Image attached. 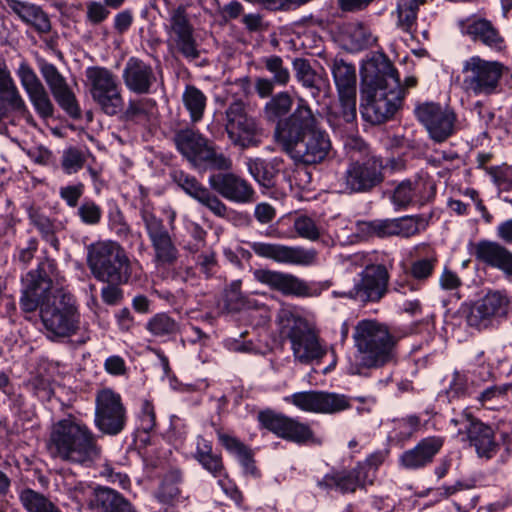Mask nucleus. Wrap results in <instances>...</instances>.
Here are the masks:
<instances>
[{
  "mask_svg": "<svg viewBox=\"0 0 512 512\" xmlns=\"http://www.w3.org/2000/svg\"><path fill=\"white\" fill-rule=\"evenodd\" d=\"M58 280L57 263L45 258L22 278L19 300L24 313L39 310L43 334L51 341L74 336L80 328V312L74 297L62 290H52L53 281Z\"/></svg>",
  "mask_w": 512,
  "mask_h": 512,
  "instance_id": "obj_1",
  "label": "nucleus"
},
{
  "mask_svg": "<svg viewBox=\"0 0 512 512\" xmlns=\"http://www.w3.org/2000/svg\"><path fill=\"white\" fill-rule=\"evenodd\" d=\"M361 103L363 119L381 124L391 119L400 108L404 89L397 70L383 54H375L361 67Z\"/></svg>",
  "mask_w": 512,
  "mask_h": 512,
  "instance_id": "obj_2",
  "label": "nucleus"
},
{
  "mask_svg": "<svg viewBox=\"0 0 512 512\" xmlns=\"http://www.w3.org/2000/svg\"><path fill=\"white\" fill-rule=\"evenodd\" d=\"M275 137L295 164L321 163L331 149L329 135L320 127L303 97H298L295 110L277 123Z\"/></svg>",
  "mask_w": 512,
  "mask_h": 512,
  "instance_id": "obj_3",
  "label": "nucleus"
},
{
  "mask_svg": "<svg viewBox=\"0 0 512 512\" xmlns=\"http://www.w3.org/2000/svg\"><path fill=\"white\" fill-rule=\"evenodd\" d=\"M47 449L52 458L82 467L93 466L102 455L98 436L86 423L73 416L53 424Z\"/></svg>",
  "mask_w": 512,
  "mask_h": 512,
  "instance_id": "obj_4",
  "label": "nucleus"
},
{
  "mask_svg": "<svg viewBox=\"0 0 512 512\" xmlns=\"http://www.w3.org/2000/svg\"><path fill=\"white\" fill-rule=\"evenodd\" d=\"M353 340L358 365L351 368L353 374H361L360 368H380L396 361V339L377 320H360L354 328Z\"/></svg>",
  "mask_w": 512,
  "mask_h": 512,
  "instance_id": "obj_5",
  "label": "nucleus"
},
{
  "mask_svg": "<svg viewBox=\"0 0 512 512\" xmlns=\"http://www.w3.org/2000/svg\"><path fill=\"white\" fill-rule=\"evenodd\" d=\"M280 333L289 340L293 358L304 365L319 363L328 352L315 323L292 310L279 313Z\"/></svg>",
  "mask_w": 512,
  "mask_h": 512,
  "instance_id": "obj_6",
  "label": "nucleus"
},
{
  "mask_svg": "<svg viewBox=\"0 0 512 512\" xmlns=\"http://www.w3.org/2000/svg\"><path fill=\"white\" fill-rule=\"evenodd\" d=\"M86 262L91 274L100 282L126 284L132 275V261L123 246L114 240L89 244Z\"/></svg>",
  "mask_w": 512,
  "mask_h": 512,
  "instance_id": "obj_7",
  "label": "nucleus"
},
{
  "mask_svg": "<svg viewBox=\"0 0 512 512\" xmlns=\"http://www.w3.org/2000/svg\"><path fill=\"white\" fill-rule=\"evenodd\" d=\"M504 74V65L478 55L462 62L461 89L469 96H490L496 94Z\"/></svg>",
  "mask_w": 512,
  "mask_h": 512,
  "instance_id": "obj_8",
  "label": "nucleus"
},
{
  "mask_svg": "<svg viewBox=\"0 0 512 512\" xmlns=\"http://www.w3.org/2000/svg\"><path fill=\"white\" fill-rule=\"evenodd\" d=\"M85 78V86L99 110L110 117L118 115L124 107V98L117 76L106 67L89 66Z\"/></svg>",
  "mask_w": 512,
  "mask_h": 512,
  "instance_id": "obj_9",
  "label": "nucleus"
},
{
  "mask_svg": "<svg viewBox=\"0 0 512 512\" xmlns=\"http://www.w3.org/2000/svg\"><path fill=\"white\" fill-rule=\"evenodd\" d=\"M225 131L234 147L246 150L261 143L262 128L257 119L247 113L242 100L232 101L225 111Z\"/></svg>",
  "mask_w": 512,
  "mask_h": 512,
  "instance_id": "obj_10",
  "label": "nucleus"
},
{
  "mask_svg": "<svg viewBox=\"0 0 512 512\" xmlns=\"http://www.w3.org/2000/svg\"><path fill=\"white\" fill-rule=\"evenodd\" d=\"M383 168V161L377 156L350 162L338 180L341 192L353 194L372 191L384 180Z\"/></svg>",
  "mask_w": 512,
  "mask_h": 512,
  "instance_id": "obj_11",
  "label": "nucleus"
},
{
  "mask_svg": "<svg viewBox=\"0 0 512 512\" xmlns=\"http://www.w3.org/2000/svg\"><path fill=\"white\" fill-rule=\"evenodd\" d=\"M127 422V411L119 393L110 388L97 391L95 396L94 425L103 434H120Z\"/></svg>",
  "mask_w": 512,
  "mask_h": 512,
  "instance_id": "obj_12",
  "label": "nucleus"
},
{
  "mask_svg": "<svg viewBox=\"0 0 512 512\" xmlns=\"http://www.w3.org/2000/svg\"><path fill=\"white\" fill-rule=\"evenodd\" d=\"M140 216L154 250L153 261L156 267L174 265L178 260L179 251L163 220L157 217L147 205L140 209Z\"/></svg>",
  "mask_w": 512,
  "mask_h": 512,
  "instance_id": "obj_13",
  "label": "nucleus"
},
{
  "mask_svg": "<svg viewBox=\"0 0 512 512\" xmlns=\"http://www.w3.org/2000/svg\"><path fill=\"white\" fill-rule=\"evenodd\" d=\"M253 277L259 283L283 295L318 297L326 289L322 283L306 282L293 274L270 269H256L253 271Z\"/></svg>",
  "mask_w": 512,
  "mask_h": 512,
  "instance_id": "obj_14",
  "label": "nucleus"
},
{
  "mask_svg": "<svg viewBox=\"0 0 512 512\" xmlns=\"http://www.w3.org/2000/svg\"><path fill=\"white\" fill-rule=\"evenodd\" d=\"M388 282L389 273L384 265H366L345 295L361 303L377 302L386 294Z\"/></svg>",
  "mask_w": 512,
  "mask_h": 512,
  "instance_id": "obj_15",
  "label": "nucleus"
},
{
  "mask_svg": "<svg viewBox=\"0 0 512 512\" xmlns=\"http://www.w3.org/2000/svg\"><path fill=\"white\" fill-rule=\"evenodd\" d=\"M284 400L302 411L317 414H334L350 407L345 395L317 390L296 392Z\"/></svg>",
  "mask_w": 512,
  "mask_h": 512,
  "instance_id": "obj_16",
  "label": "nucleus"
},
{
  "mask_svg": "<svg viewBox=\"0 0 512 512\" xmlns=\"http://www.w3.org/2000/svg\"><path fill=\"white\" fill-rule=\"evenodd\" d=\"M166 31L169 41L176 47L182 56L189 60L199 57L193 27L188 19L187 8L180 4L168 11V25Z\"/></svg>",
  "mask_w": 512,
  "mask_h": 512,
  "instance_id": "obj_17",
  "label": "nucleus"
},
{
  "mask_svg": "<svg viewBox=\"0 0 512 512\" xmlns=\"http://www.w3.org/2000/svg\"><path fill=\"white\" fill-rule=\"evenodd\" d=\"M37 67L58 105L72 118L81 116V109L74 92L57 67L44 58L36 59Z\"/></svg>",
  "mask_w": 512,
  "mask_h": 512,
  "instance_id": "obj_18",
  "label": "nucleus"
},
{
  "mask_svg": "<svg viewBox=\"0 0 512 512\" xmlns=\"http://www.w3.org/2000/svg\"><path fill=\"white\" fill-rule=\"evenodd\" d=\"M417 119L425 126L430 137L444 142L455 131V113L448 107L437 103H424L415 109Z\"/></svg>",
  "mask_w": 512,
  "mask_h": 512,
  "instance_id": "obj_19",
  "label": "nucleus"
},
{
  "mask_svg": "<svg viewBox=\"0 0 512 512\" xmlns=\"http://www.w3.org/2000/svg\"><path fill=\"white\" fill-rule=\"evenodd\" d=\"M436 194V185L427 174L401 181L394 189L391 202L397 209L412 205L422 206Z\"/></svg>",
  "mask_w": 512,
  "mask_h": 512,
  "instance_id": "obj_20",
  "label": "nucleus"
},
{
  "mask_svg": "<svg viewBox=\"0 0 512 512\" xmlns=\"http://www.w3.org/2000/svg\"><path fill=\"white\" fill-rule=\"evenodd\" d=\"M251 250L259 257L278 263L310 266L316 263L318 253L313 248L286 246L278 243L253 242Z\"/></svg>",
  "mask_w": 512,
  "mask_h": 512,
  "instance_id": "obj_21",
  "label": "nucleus"
},
{
  "mask_svg": "<svg viewBox=\"0 0 512 512\" xmlns=\"http://www.w3.org/2000/svg\"><path fill=\"white\" fill-rule=\"evenodd\" d=\"M382 462L380 455H373L365 463L358 464L356 468L347 472L327 474L319 482V485L327 489H336L341 493L355 492L357 487L365 485L370 481V476Z\"/></svg>",
  "mask_w": 512,
  "mask_h": 512,
  "instance_id": "obj_22",
  "label": "nucleus"
},
{
  "mask_svg": "<svg viewBox=\"0 0 512 512\" xmlns=\"http://www.w3.org/2000/svg\"><path fill=\"white\" fill-rule=\"evenodd\" d=\"M122 80L126 89L135 95H149L156 91L159 73L148 62L130 57L123 68Z\"/></svg>",
  "mask_w": 512,
  "mask_h": 512,
  "instance_id": "obj_23",
  "label": "nucleus"
},
{
  "mask_svg": "<svg viewBox=\"0 0 512 512\" xmlns=\"http://www.w3.org/2000/svg\"><path fill=\"white\" fill-rule=\"evenodd\" d=\"M15 73L36 113L43 119L52 117L54 113L53 103L31 65L26 60H22Z\"/></svg>",
  "mask_w": 512,
  "mask_h": 512,
  "instance_id": "obj_24",
  "label": "nucleus"
},
{
  "mask_svg": "<svg viewBox=\"0 0 512 512\" xmlns=\"http://www.w3.org/2000/svg\"><path fill=\"white\" fill-rule=\"evenodd\" d=\"M210 189L228 201L237 204H247L255 201V191L252 185L243 177L226 171L212 173L208 178Z\"/></svg>",
  "mask_w": 512,
  "mask_h": 512,
  "instance_id": "obj_25",
  "label": "nucleus"
},
{
  "mask_svg": "<svg viewBox=\"0 0 512 512\" xmlns=\"http://www.w3.org/2000/svg\"><path fill=\"white\" fill-rule=\"evenodd\" d=\"M173 181L190 197L207 208L217 217L227 216L226 204L209 188L200 183L194 176L182 170H175L171 174Z\"/></svg>",
  "mask_w": 512,
  "mask_h": 512,
  "instance_id": "obj_26",
  "label": "nucleus"
},
{
  "mask_svg": "<svg viewBox=\"0 0 512 512\" xmlns=\"http://www.w3.org/2000/svg\"><path fill=\"white\" fill-rule=\"evenodd\" d=\"M258 418L263 427L283 439L305 443L313 437V432L307 424L271 410L260 412Z\"/></svg>",
  "mask_w": 512,
  "mask_h": 512,
  "instance_id": "obj_27",
  "label": "nucleus"
},
{
  "mask_svg": "<svg viewBox=\"0 0 512 512\" xmlns=\"http://www.w3.org/2000/svg\"><path fill=\"white\" fill-rule=\"evenodd\" d=\"M504 305L505 298L499 292H491L470 306L462 305L461 311L470 327L481 330L489 325Z\"/></svg>",
  "mask_w": 512,
  "mask_h": 512,
  "instance_id": "obj_28",
  "label": "nucleus"
},
{
  "mask_svg": "<svg viewBox=\"0 0 512 512\" xmlns=\"http://www.w3.org/2000/svg\"><path fill=\"white\" fill-rule=\"evenodd\" d=\"M462 34L468 36L474 42H480L484 46L502 51L505 48V40L499 30L486 18L470 16L460 21Z\"/></svg>",
  "mask_w": 512,
  "mask_h": 512,
  "instance_id": "obj_29",
  "label": "nucleus"
},
{
  "mask_svg": "<svg viewBox=\"0 0 512 512\" xmlns=\"http://www.w3.org/2000/svg\"><path fill=\"white\" fill-rule=\"evenodd\" d=\"M443 438L430 436L421 439L413 448L404 451L399 464L407 470H419L431 464L443 446Z\"/></svg>",
  "mask_w": 512,
  "mask_h": 512,
  "instance_id": "obj_30",
  "label": "nucleus"
},
{
  "mask_svg": "<svg viewBox=\"0 0 512 512\" xmlns=\"http://www.w3.org/2000/svg\"><path fill=\"white\" fill-rule=\"evenodd\" d=\"M478 261L512 276V252L498 242L481 240L475 245Z\"/></svg>",
  "mask_w": 512,
  "mask_h": 512,
  "instance_id": "obj_31",
  "label": "nucleus"
},
{
  "mask_svg": "<svg viewBox=\"0 0 512 512\" xmlns=\"http://www.w3.org/2000/svg\"><path fill=\"white\" fill-rule=\"evenodd\" d=\"M10 110L21 113L27 110V106L7 65L0 60V121Z\"/></svg>",
  "mask_w": 512,
  "mask_h": 512,
  "instance_id": "obj_32",
  "label": "nucleus"
},
{
  "mask_svg": "<svg viewBox=\"0 0 512 512\" xmlns=\"http://www.w3.org/2000/svg\"><path fill=\"white\" fill-rule=\"evenodd\" d=\"M468 439L480 457L492 458L498 449L494 439L493 429L472 417H467L463 423Z\"/></svg>",
  "mask_w": 512,
  "mask_h": 512,
  "instance_id": "obj_33",
  "label": "nucleus"
},
{
  "mask_svg": "<svg viewBox=\"0 0 512 512\" xmlns=\"http://www.w3.org/2000/svg\"><path fill=\"white\" fill-rule=\"evenodd\" d=\"M156 109V101L151 98H130L118 115L124 122L146 127L155 118Z\"/></svg>",
  "mask_w": 512,
  "mask_h": 512,
  "instance_id": "obj_34",
  "label": "nucleus"
},
{
  "mask_svg": "<svg viewBox=\"0 0 512 512\" xmlns=\"http://www.w3.org/2000/svg\"><path fill=\"white\" fill-rule=\"evenodd\" d=\"M89 505L99 512H137L122 494L108 487L96 488Z\"/></svg>",
  "mask_w": 512,
  "mask_h": 512,
  "instance_id": "obj_35",
  "label": "nucleus"
},
{
  "mask_svg": "<svg viewBox=\"0 0 512 512\" xmlns=\"http://www.w3.org/2000/svg\"><path fill=\"white\" fill-rule=\"evenodd\" d=\"M174 142L177 150L193 166L209 140L199 132L186 128L175 133Z\"/></svg>",
  "mask_w": 512,
  "mask_h": 512,
  "instance_id": "obj_36",
  "label": "nucleus"
},
{
  "mask_svg": "<svg viewBox=\"0 0 512 512\" xmlns=\"http://www.w3.org/2000/svg\"><path fill=\"white\" fill-rule=\"evenodd\" d=\"M339 103L330 107L327 121L334 130H342L346 126L353 127L356 120V96L338 95Z\"/></svg>",
  "mask_w": 512,
  "mask_h": 512,
  "instance_id": "obj_37",
  "label": "nucleus"
},
{
  "mask_svg": "<svg viewBox=\"0 0 512 512\" xmlns=\"http://www.w3.org/2000/svg\"><path fill=\"white\" fill-rule=\"evenodd\" d=\"M8 5L22 21L33 26L38 33L43 34L50 31V20L39 6L19 0H8Z\"/></svg>",
  "mask_w": 512,
  "mask_h": 512,
  "instance_id": "obj_38",
  "label": "nucleus"
},
{
  "mask_svg": "<svg viewBox=\"0 0 512 512\" xmlns=\"http://www.w3.org/2000/svg\"><path fill=\"white\" fill-rule=\"evenodd\" d=\"M371 29L362 23L348 24L343 31V41L351 52H358L374 46L377 43Z\"/></svg>",
  "mask_w": 512,
  "mask_h": 512,
  "instance_id": "obj_39",
  "label": "nucleus"
},
{
  "mask_svg": "<svg viewBox=\"0 0 512 512\" xmlns=\"http://www.w3.org/2000/svg\"><path fill=\"white\" fill-rule=\"evenodd\" d=\"M331 70L338 95L356 96V70L354 65L345 62L343 59H335Z\"/></svg>",
  "mask_w": 512,
  "mask_h": 512,
  "instance_id": "obj_40",
  "label": "nucleus"
},
{
  "mask_svg": "<svg viewBox=\"0 0 512 512\" xmlns=\"http://www.w3.org/2000/svg\"><path fill=\"white\" fill-rule=\"evenodd\" d=\"M193 167L226 172L232 170L233 161L230 156L218 151L214 145L208 142Z\"/></svg>",
  "mask_w": 512,
  "mask_h": 512,
  "instance_id": "obj_41",
  "label": "nucleus"
},
{
  "mask_svg": "<svg viewBox=\"0 0 512 512\" xmlns=\"http://www.w3.org/2000/svg\"><path fill=\"white\" fill-rule=\"evenodd\" d=\"M425 0H398L397 1V25L404 32L409 33L413 38L417 32L416 20L419 6Z\"/></svg>",
  "mask_w": 512,
  "mask_h": 512,
  "instance_id": "obj_42",
  "label": "nucleus"
},
{
  "mask_svg": "<svg viewBox=\"0 0 512 512\" xmlns=\"http://www.w3.org/2000/svg\"><path fill=\"white\" fill-rule=\"evenodd\" d=\"M182 102L189 113L191 122L197 123L203 118L207 97L200 89L194 85H186L182 94Z\"/></svg>",
  "mask_w": 512,
  "mask_h": 512,
  "instance_id": "obj_43",
  "label": "nucleus"
},
{
  "mask_svg": "<svg viewBox=\"0 0 512 512\" xmlns=\"http://www.w3.org/2000/svg\"><path fill=\"white\" fill-rule=\"evenodd\" d=\"M19 501L27 512H61L47 496L31 488L20 491Z\"/></svg>",
  "mask_w": 512,
  "mask_h": 512,
  "instance_id": "obj_44",
  "label": "nucleus"
},
{
  "mask_svg": "<svg viewBox=\"0 0 512 512\" xmlns=\"http://www.w3.org/2000/svg\"><path fill=\"white\" fill-rule=\"evenodd\" d=\"M292 65L297 81L303 87L310 89L313 98H317L320 94L319 82L321 78L313 70L310 62L304 58H295Z\"/></svg>",
  "mask_w": 512,
  "mask_h": 512,
  "instance_id": "obj_45",
  "label": "nucleus"
},
{
  "mask_svg": "<svg viewBox=\"0 0 512 512\" xmlns=\"http://www.w3.org/2000/svg\"><path fill=\"white\" fill-rule=\"evenodd\" d=\"M30 221L41 234L42 238L53 248L58 250L60 243L56 233L59 230V225H57L49 217L37 212L30 214Z\"/></svg>",
  "mask_w": 512,
  "mask_h": 512,
  "instance_id": "obj_46",
  "label": "nucleus"
},
{
  "mask_svg": "<svg viewBox=\"0 0 512 512\" xmlns=\"http://www.w3.org/2000/svg\"><path fill=\"white\" fill-rule=\"evenodd\" d=\"M260 62L263 68L272 75V79L279 87H285L290 81V71L284 65L283 59L278 55L262 57Z\"/></svg>",
  "mask_w": 512,
  "mask_h": 512,
  "instance_id": "obj_47",
  "label": "nucleus"
},
{
  "mask_svg": "<svg viewBox=\"0 0 512 512\" xmlns=\"http://www.w3.org/2000/svg\"><path fill=\"white\" fill-rule=\"evenodd\" d=\"M394 225L395 236L409 238L425 230L428 226V221L422 215H411L395 218Z\"/></svg>",
  "mask_w": 512,
  "mask_h": 512,
  "instance_id": "obj_48",
  "label": "nucleus"
},
{
  "mask_svg": "<svg viewBox=\"0 0 512 512\" xmlns=\"http://www.w3.org/2000/svg\"><path fill=\"white\" fill-rule=\"evenodd\" d=\"M293 105V99L288 92H279L265 104V115L268 120L278 122L287 115Z\"/></svg>",
  "mask_w": 512,
  "mask_h": 512,
  "instance_id": "obj_49",
  "label": "nucleus"
},
{
  "mask_svg": "<svg viewBox=\"0 0 512 512\" xmlns=\"http://www.w3.org/2000/svg\"><path fill=\"white\" fill-rule=\"evenodd\" d=\"M181 481L179 471H172L165 476L159 490L156 494L157 499L165 504H172L180 498V489L178 487Z\"/></svg>",
  "mask_w": 512,
  "mask_h": 512,
  "instance_id": "obj_50",
  "label": "nucleus"
},
{
  "mask_svg": "<svg viewBox=\"0 0 512 512\" xmlns=\"http://www.w3.org/2000/svg\"><path fill=\"white\" fill-rule=\"evenodd\" d=\"M146 329L155 337H165L175 334L179 325L167 314L159 313L147 322Z\"/></svg>",
  "mask_w": 512,
  "mask_h": 512,
  "instance_id": "obj_51",
  "label": "nucleus"
},
{
  "mask_svg": "<svg viewBox=\"0 0 512 512\" xmlns=\"http://www.w3.org/2000/svg\"><path fill=\"white\" fill-rule=\"evenodd\" d=\"M75 214L82 224L97 226L102 220L103 210L93 199L85 198L77 207Z\"/></svg>",
  "mask_w": 512,
  "mask_h": 512,
  "instance_id": "obj_52",
  "label": "nucleus"
},
{
  "mask_svg": "<svg viewBox=\"0 0 512 512\" xmlns=\"http://www.w3.org/2000/svg\"><path fill=\"white\" fill-rule=\"evenodd\" d=\"M393 433L398 441L410 439L420 429V418L417 415H408L393 420Z\"/></svg>",
  "mask_w": 512,
  "mask_h": 512,
  "instance_id": "obj_53",
  "label": "nucleus"
},
{
  "mask_svg": "<svg viewBox=\"0 0 512 512\" xmlns=\"http://www.w3.org/2000/svg\"><path fill=\"white\" fill-rule=\"evenodd\" d=\"M84 163L85 156L79 149L70 147L63 151L61 166L66 174L71 175L77 173L82 169Z\"/></svg>",
  "mask_w": 512,
  "mask_h": 512,
  "instance_id": "obj_54",
  "label": "nucleus"
},
{
  "mask_svg": "<svg viewBox=\"0 0 512 512\" xmlns=\"http://www.w3.org/2000/svg\"><path fill=\"white\" fill-rule=\"evenodd\" d=\"M436 263L437 259L435 257L418 259L411 264L409 273L420 285L421 282L432 276Z\"/></svg>",
  "mask_w": 512,
  "mask_h": 512,
  "instance_id": "obj_55",
  "label": "nucleus"
},
{
  "mask_svg": "<svg viewBox=\"0 0 512 512\" xmlns=\"http://www.w3.org/2000/svg\"><path fill=\"white\" fill-rule=\"evenodd\" d=\"M108 223L110 230L121 240H127L133 235L123 213L118 208L109 212Z\"/></svg>",
  "mask_w": 512,
  "mask_h": 512,
  "instance_id": "obj_56",
  "label": "nucleus"
},
{
  "mask_svg": "<svg viewBox=\"0 0 512 512\" xmlns=\"http://www.w3.org/2000/svg\"><path fill=\"white\" fill-rule=\"evenodd\" d=\"M294 229L297 234L310 241H316L320 237V229L315 221L308 216H300L294 221Z\"/></svg>",
  "mask_w": 512,
  "mask_h": 512,
  "instance_id": "obj_57",
  "label": "nucleus"
},
{
  "mask_svg": "<svg viewBox=\"0 0 512 512\" xmlns=\"http://www.w3.org/2000/svg\"><path fill=\"white\" fill-rule=\"evenodd\" d=\"M84 194V185L77 183L74 185H66L59 188V197L70 208H77L79 200Z\"/></svg>",
  "mask_w": 512,
  "mask_h": 512,
  "instance_id": "obj_58",
  "label": "nucleus"
},
{
  "mask_svg": "<svg viewBox=\"0 0 512 512\" xmlns=\"http://www.w3.org/2000/svg\"><path fill=\"white\" fill-rule=\"evenodd\" d=\"M369 233L380 237L395 236L394 219H376L364 223Z\"/></svg>",
  "mask_w": 512,
  "mask_h": 512,
  "instance_id": "obj_59",
  "label": "nucleus"
},
{
  "mask_svg": "<svg viewBox=\"0 0 512 512\" xmlns=\"http://www.w3.org/2000/svg\"><path fill=\"white\" fill-rule=\"evenodd\" d=\"M86 20L91 24H100L105 21L110 11L106 8V5L97 1L86 2Z\"/></svg>",
  "mask_w": 512,
  "mask_h": 512,
  "instance_id": "obj_60",
  "label": "nucleus"
},
{
  "mask_svg": "<svg viewBox=\"0 0 512 512\" xmlns=\"http://www.w3.org/2000/svg\"><path fill=\"white\" fill-rule=\"evenodd\" d=\"M198 462L207 470L213 477L219 479L227 478V472L222 462V458L216 454L206 456Z\"/></svg>",
  "mask_w": 512,
  "mask_h": 512,
  "instance_id": "obj_61",
  "label": "nucleus"
},
{
  "mask_svg": "<svg viewBox=\"0 0 512 512\" xmlns=\"http://www.w3.org/2000/svg\"><path fill=\"white\" fill-rule=\"evenodd\" d=\"M140 428L145 433L151 432L156 425V416L153 404L149 400H143L139 414Z\"/></svg>",
  "mask_w": 512,
  "mask_h": 512,
  "instance_id": "obj_62",
  "label": "nucleus"
},
{
  "mask_svg": "<svg viewBox=\"0 0 512 512\" xmlns=\"http://www.w3.org/2000/svg\"><path fill=\"white\" fill-rule=\"evenodd\" d=\"M217 436L221 445H223L227 451L235 454L236 456L247 448L241 441L230 434L218 431Z\"/></svg>",
  "mask_w": 512,
  "mask_h": 512,
  "instance_id": "obj_63",
  "label": "nucleus"
},
{
  "mask_svg": "<svg viewBox=\"0 0 512 512\" xmlns=\"http://www.w3.org/2000/svg\"><path fill=\"white\" fill-rule=\"evenodd\" d=\"M118 285L108 283L101 289V298L107 305H117L123 299V291Z\"/></svg>",
  "mask_w": 512,
  "mask_h": 512,
  "instance_id": "obj_64",
  "label": "nucleus"
}]
</instances>
